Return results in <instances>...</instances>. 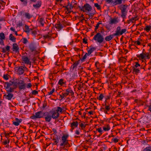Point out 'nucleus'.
Instances as JSON below:
<instances>
[{
	"instance_id": "nucleus-1",
	"label": "nucleus",
	"mask_w": 151,
	"mask_h": 151,
	"mask_svg": "<svg viewBox=\"0 0 151 151\" xmlns=\"http://www.w3.org/2000/svg\"><path fill=\"white\" fill-rule=\"evenodd\" d=\"M122 27L120 26H118L116 29L115 32L112 35L106 36L105 38V40L106 41H109L111 40L114 36H118L122 35L124 33H125L127 31V29L124 28L122 29Z\"/></svg>"
},
{
	"instance_id": "nucleus-2",
	"label": "nucleus",
	"mask_w": 151,
	"mask_h": 151,
	"mask_svg": "<svg viewBox=\"0 0 151 151\" xmlns=\"http://www.w3.org/2000/svg\"><path fill=\"white\" fill-rule=\"evenodd\" d=\"M127 6L122 4L118 6L121 11V17L123 18H126L127 10Z\"/></svg>"
},
{
	"instance_id": "nucleus-3",
	"label": "nucleus",
	"mask_w": 151,
	"mask_h": 151,
	"mask_svg": "<svg viewBox=\"0 0 151 151\" xmlns=\"http://www.w3.org/2000/svg\"><path fill=\"white\" fill-rule=\"evenodd\" d=\"M45 113H43L42 111H40L36 112L35 114L31 116L30 118L32 119L36 120L37 119H40L44 117Z\"/></svg>"
},
{
	"instance_id": "nucleus-4",
	"label": "nucleus",
	"mask_w": 151,
	"mask_h": 151,
	"mask_svg": "<svg viewBox=\"0 0 151 151\" xmlns=\"http://www.w3.org/2000/svg\"><path fill=\"white\" fill-rule=\"evenodd\" d=\"M93 40L97 41L98 42L101 43L104 41V38L101 34L97 33L93 37Z\"/></svg>"
},
{
	"instance_id": "nucleus-5",
	"label": "nucleus",
	"mask_w": 151,
	"mask_h": 151,
	"mask_svg": "<svg viewBox=\"0 0 151 151\" xmlns=\"http://www.w3.org/2000/svg\"><path fill=\"white\" fill-rule=\"evenodd\" d=\"M29 51L34 55L37 54L38 52L37 50V47L33 43H30L29 45Z\"/></svg>"
},
{
	"instance_id": "nucleus-6",
	"label": "nucleus",
	"mask_w": 151,
	"mask_h": 151,
	"mask_svg": "<svg viewBox=\"0 0 151 151\" xmlns=\"http://www.w3.org/2000/svg\"><path fill=\"white\" fill-rule=\"evenodd\" d=\"M145 50L144 49L143 50L142 52L139 55H137L138 58H141V59H144L145 58L149 59L150 58V55L149 52L144 53Z\"/></svg>"
},
{
	"instance_id": "nucleus-7",
	"label": "nucleus",
	"mask_w": 151,
	"mask_h": 151,
	"mask_svg": "<svg viewBox=\"0 0 151 151\" xmlns=\"http://www.w3.org/2000/svg\"><path fill=\"white\" fill-rule=\"evenodd\" d=\"M68 136L67 135H64L61 137L62 143H61L60 146H65L68 143V140L67 139Z\"/></svg>"
},
{
	"instance_id": "nucleus-8",
	"label": "nucleus",
	"mask_w": 151,
	"mask_h": 151,
	"mask_svg": "<svg viewBox=\"0 0 151 151\" xmlns=\"http://www.w3.org/2000/svg\"><path fill=\"white\" fill-rule=\"evenodd\" d=\"M18 88L20 90H24L26 88V84L24 81L18 80Z\"/></svg>"
},
{
	"instance_id": "nucleus-9",
	"label": "nucleus",
	"mask_w": 151,
	"mask_h": 151,
	"mask_svg": "<svg viewBox=\"0 0 151 151\" xmlns=\"http://www.w3.org/2000/svg\"><path fill=\"white\" fill-rule=\"evenodd\" d=\"M12 83L13 87L12 88H10L9 90H7V91H8V92H14V90L17 87L18 81H12Z\"/></svg>"
},
{
	"instance_id": "nucleus-10",
	"label": "nucleus",
	"mask_w": 151,
	"mask_h": 151,
	"mask_svg": "<svg viewBox=\"0 0 151 151\" xmlns=\"http://www.w3.org/2000/svg\"><path fill=\"white\" fill-rule=\"evenodd\" d=\"M52 33L51 32H48L47 34L43 35L42 37L44 40L47 39L48 41H49L51 40L52 38Z\"/></svg>"
},
{
	"instance_id": "nucleus-11",
	"label": "nucleus",
	"mask_w": 151,
	"mask_h": 151,
	"mask_svg": "<svg viewBox=\"0 0 151 151\" xmlns=\"http://www.w3.org/2000/svg\"><path fill=\"white\" fill-rule=\"evenodd\" d=\"M4 83V87L5 88L6 91L9 89V88H11L10 86L12 85V81H10L9 82H3Z\"/></svg>"
},
{
	"instance_id": "nucleus-12",
	"label": "nucleus",
	"mask_w": 151,
	"mask_h": 151,
	"mask_svg": "<svg viewBox=\"0 0 151 151\" xmlns=\"http://www.w3.org/2000/svg\"><path fill=\"white\" fill-rule=\"evenodd\" d=\"M25 68H26L24 65L19 67L17 69V74L19 75L22 74L24 71Z\"/></svg>"
},
{
	"instance_id": "nucleus-13",
	"label": "nucleus",
	"mask_w": 151,
	"mask_h": 151,
	"mask_svg": "<svg viewBox=\"0 0 151 151\" xmlns=\"http://www.w3.org/2000/svg\"><path fill=\"white\" fill-rule=\"evenodd\" d=\"M70 124V126L71 127V128L70 129V131L72 132H73V131L75 128L78 127V123L77 121H73L72 123H71Z\"/></svg>"
},
{
	"instance_id": "nucleus-14",
	"label": "nucleus",
	"mask_w": 151,
	"mask_h": 151,
	"mask_svg": "<svg viewBox=\"0 0 151 151\" xmlns=\"http://www.w3.org/2000/svg\"><path fill=\"white\" fill-rule=\"evenodd\" d=\"M22 59L23 61L26 64L31 65V62L30 61V59H29L27 57L24 56H22Z\"/></svg>"
},
{
	"instance_id": "nucleus-15",
	"label": "nucleus",
	"mask_w": 151,
	"mask_h": 151,
	"mask_svg": "<svg viewBox=\"0 0 151 151\" xmlns=\"http://www.w3.org/2000/svg\"><path fill=\"white\" fill-rule=\"evenodd\" d=\"M84 9L85 12L87 11L88 12H91L92 10V7L88 4L86 3L84 5Z\"/></svg>"
},
{
	"instance_id": "nucleus-16",
	"label": "nucleus",
	"mask_w": 151,
	"mask_h": 151,
	"mask_svg": "<svg viewBox=\"0 0 151 151\" xmlns=\"http://www.w3.org/2000/svg\"><path fill=\"white\" fill-rule=\"evenodd\" d=\"M12 92H8L6 91V93H7V95H4V96H6V99H7L8 100H11L12 98L13 97L14 95L13 94L11 93Z\"/></svg>"
},
{
	"instance_id": "nucleus-17",
	"label": "nucleus",
	"mask_w": 151,
	"mask_h": 151,
	"mask_svg": "<svg viewBox=\"0 0 151 151\" xmlns=\"http://www.w3.org/2000/svg\"><path fill=\"white\" fill-rule=\"evenodd\" d=\"M59 114L57 113L55 110L52 111V118L53 119H56L59 117Z\"/></svg>"
},
{
	"instance_id": "nucleus-18",
	"label": "nucleus",
	"mask_w": 151,
	"mask_h": 151,
	"mask_svg": "<svg viewBox=\"0 0 151 151\" xmlns=\"http://www.w3.org/2000/svg\"><path fill=\"white\" fill-rule=\"evenodd\" d=\"M42 5V1H38L36 4H33V6L35 9H38L40 8Z\"/></svg>"
},
{
	"instance_id": "nucleus-19",
	"label": "nucleus",
	"mask_w": 151,
	"mask_h": 151,
	"mask_svg": "<svg viewBox=\"0 0 151 151\" xmlns=\"http://www.w3.org/2000/svg\"><path fill=\"white\" fill-rule=\"evenodd\" d=\"M12 47V49L13 51H15L16 52H19V47L17 43L13 44Z\"/></svg>"
},
{
	"instance_id": "nucleus-20",
	"label": "nucleus",
	"mask_w": 151,
	"mask_h": 151,
	"mask_svg": "<svg viewBox=\"0 0 151 151\" xmlns=\"http://www.w3.org/2000/svg\"><path fill=\"white\" fill-rule=\"evenodd\" d=\"M44 118L46 122H50L51 121L52 118L51 116L49 115L48 113L47 112L46 116L44 117Z\"/></svg>"
},
{
	"instance_id": "nucleus-21",
	"label": "nucleus",
	"mask_w": 151,
	"mask_h": 151,
	"mask_svg": "<svg viewBox=\"0 0 151 151\" xmlns=\"http://www.w3.org/2000/svg\"><path fill=\"white\" fill-rule=\"evenodd\" d=\"M22 119H19L18 118H15V121H13V124L16 126H18L20 123L22 122Z\"/></svg>"
},
{
	"instance_id": "nucleus-22",
	"label": "nucleus",
	"mask_w": 151,
	"mask_h": 151,
	"mask_svg": "<svg viewBox=\"0 0 151 151\" xmlns=\"http://www.w3.org/2000/svg\"><path fill=\"white\" fill-rule=\"evenodd\" d=\"M55 27L58 29V31H60L63 28V26L62 24L60 23V22L58 24H55Z\"/></svg>"
},
{
	"instance_id": "nucleus-23",
	"label": "nucleus",
	"mask_w": 151,
	"mask_h": 151,
	"mask_svg": "<svg viewBox=\"0 0 151 151\" xmlns=\"http://www.w3.org/2000/svg\"><path fill=\"white\" fill-rule=\"evenodd\" d=\"M125 0H114V1L113 6L121 4L122 3V1H124Z\"/></svg>"
},
{
	"instance_id": "nucleus-24",
	"label": "nucleus",
	"mask_w": 151,
	"mask_h": 151,
	"mask_svg": "<svg viewBox=\"0 0 151 151\" xmlns=\"http://www.w3.org/2000/svg\"><path fill=\"white\" fill-rule=\"evenodd\" d=\"M118 18H114L111 19L109 22V24H116L118 22Z\"/></svg>"
},
{
	"instance_id": "nucleus-25",
	"label": "nucleus",
	"mask_w": 151,
	"mask_h": 151,
	"mask_svg": "<svg viewBox=\"0 0 151 151\" xmlns=\"http://www.w3.org/2000/svg\"><path fill=\"white\" fill-rule=\"evenodd\" d=\"M24 16L26 18L29 19L32 17V15L28 12H25L23 14Z\"/></svg>"
},
{
	"instance_id": "nucleus-26",
	"label": "nucleus",
	"mask_w": 151,
	"mask_h": 151,
	"mask_svg": "<svg viewBox=\"0 0 151 151\" xmlns=\"http://www.w3.org/2000/svg\"><path fill=\"white\" fill-rule=\"evenodd\" d=\"M132 69V73H133L137 74L140 72V69L139 68H137L134 67H133Z\"/></svg>"
},
{
	"instance_id": "nucleus-27",
	"label": "nucleus",
	"mask_w": 151,
	"mask_h": 151,
	"mask_svg": "<svg viewBox=\"0 0 151 151\" xmlns=\"http://www.w3.org/2000/svg\"><path fill=\"white\" fill-rule=\"evenodd\" d=\"M31 29L29 28V27L28 25H25L24 26V32L27 33V34H28L29 33Z\"/></svg>"
},
{
	"instance_id": "nucleus-28",
	"label": "nucleus",
	"mask_w": 151,
	"mask_h": 151,
	"mask_svg": "<svg viewBox=\"0 0 151 151\" xmlns=\"http://www.w3.org/2000/svg\"><path fill=\"white\" fill-rule=\"evenodd\" d=\"M38 21L42 26H43L45 23V21L44 19L42 17L39 18Z\"/></svg>"
},
{
	"instance_id": "nucleus-29",
	"label": "nucleus",
	"mask_w": 151,
	"mask_h": 151,
	"mask_svg": "<svg viewBox=\"0 0 151 151\" xmlns=\"http://www.w3.org/2000/svg\"><path fill=\"white\" fill-rule=\"evenodd\" d=\"M9 39L13 42H16V38L12 34L9 35Z\"/></svg>"
},
{
	"instance_id": "nucleus-30",
	"label": "nucleus",
	"mask_w": 151,
	"mask_h": 151,
	"mask_svg": "<svg viewBox=\"0 0 151 151\" xmlns=\"http://www.w3.org/2000/svg\"><path fill=\"white\" fill-rule=\"evenodd\" d=\"M103 106H105L104 108V109L106 111H109L110 110L111 107L110 106V105L109 104H106V105H104V104H102Z\"/></svg>"
},
{
	"instance_id": "nucleus-31",
	"label": "nucleus",
	"mask_w": 151,
	"mask_h": 151,
	"mask_svg": "<svg viewBox=\"0 0 151 151\" xmlns=\"http://www.w3.org/2000/svg\"><path fill=\"white\" fill-rule=\"evenodd\" d=\"M31 35L33 36H35L37 34V32L35 30H34L32 29H31L29 33Z\"/></svg>"
},
{
	"instance_id": "nucleus-32",
	"label": "nucleus",
	"mask_w": 151,
	"mask_h": 151,
	"mask_svg": "<svg viewBox=\"0 0 151 151\" xmlns=\"http://www.w3.org/2000/svg\"><path fill=\"white\" fill-rule=\"evenodd\" d=\"M105 126L103 127V130L105 131H107L109 130L110 129V128L109 124H106L105 125Z\"/></svg>"
},
{
	"instance_id": "nucleus-33",
	"label": "nucleus",
	"mask_w": 151,
	"mask_h": 151,
	"mask_svg": "<svg viewBox=\"0 0 151 151\" xmlns=\"http://www.w3.org/2000/svg\"><path fill=\"white\" fill-rule=\"evenodd\" d=\"M66 83V81H65L64 80L61 79L59 80L58 84L61 86H63L64 84H65Z\"/></svg>"
},
{
	"instance_id": "nucleus-34",
	"label": "nucleus",
	"mask_w": 151,
	"mask_h": 151,
	"mask_svg": "<svg viewBox=\"0 0 151 151\" xmlns=\"http://www.w3.org/2000/svg\"><path fill=\"white\" fill-rule=\"evenodd\" d=\"M79 63V61H77L75 62L71 67L73 70H74L75 68H76L77 66L78 65Z\"/></svg>"
},
{
	"instance_id": "nucleus-35",
	"label": "nucleus",
	"mask_w": 151,
	"mask_h": 151,
	"mask_svg": "<svg viewBox=\"0 0 151 151\" xmlns=\"http://www.w3.org/2000/svg\"><path fill=\"white\" fill-rule=\"evenodd\" d=\"M60 139V137L59 138L58 136L55 138H53V140L55 141L54 142L53 144V145H57L58 143L59 142Z\"/></svg>"
},
{
	"instance_id": "nucleus-36",
	"label": "nucleus",
	"mask_w": 151,
	"mask_h": 151,
	"mask_svg": "<svg viewBox=\"0 0 151 151\" xmlns=\"http://www.w3.org/2000/svg\"><path fill=\"white\" fill-rule=\"evenodd\" d=\"M95 48L94 47L91 48L88 51L87 55H89L95 50Z\"/></svg>"
},
{
	"instance_id": "nucleus-37",
	"label": "nucleus",
	"mask_w": 151,
	"mask_h": 151,
	"mask_svg": "<svg viewBox=\"0 0 151 151\" xmlns=\"http://www.w3.org/2000/svg\"><path fill=\"white\" fill-rule=\"evenodd\" d=\"M66 93L68 94V95H69V93H71L72 95L74 93L73 91L70 88L66 89Z\"/></svg>"
},
{
	"instance_id": "nucleus-38",
	"label": "nucleus",
	"mask_w": 151,
	"mask_h": 151,
	"mask_svg": "<svg viewBox=\"0 0 151 151\" xmlns=\"http://www.w3.org/2000/svg\"><path fill=\"white\" fill-rule=\"evenodd\" d=\"M151 29V26L150 25H147L144 28V30L147 32H149Z\"/></svg>"
},
{
	"instance_id": "nucleus-39",
	"label": "nucleus",
	"mask_w": 151,
	"mask_h": 151,
	"mask_svg": "<svg viewBox=\"0 0 151 151\" xmlns=\"http://www.w3.org/2000/svg\"><path fill=\"white\" fill-rule=\"evenodd\" d=\"M137 20H138L137 17H132L131 19H129V21H130L132 23H134Z\"/></svg>"
},
{
	"instance_id": "nucleus-40",
	"label": "nucleus",
	"mask_w": 151,
	"mask_h": 151,
	"mask_svg": "<svg viewBox=\"0 0 151 151\" xmlns=\"http://www.w3.org/2000/svg\"><path fill=\"white\" fill-rule=\"evenodd\" d=\"M104 97V96L102 93H101L100 94V95L98 97V99L100 101H102L103 98Z\"/></svg>"
},
{
	"instance_id": "nucleus-41",
	"label": "nucleus",
	"mask_w": 151,
	"mask_h": 151,
	"mask_svg": "<svg viewBox=\"0 0 151 151\" xmlns=\"http://www.w3.org/2000/svg\"><path fill=\"white\" fill-rule=\"evenodd\" d=\"M86 124H85L84 123H81L79 124V126L81 129H83L86 127Z\"/></svg>"
},
{
	"instance_id": "nucleus-42",
	"label": "nucleus",
	"mask_w": 151,
	"mask_h": 151,
	"mask_svg": "<svg viewBox=\"0 0 151 151\" xmlns=\"http://www.w3.org/2000/svg\"><path fill=\"white\" fill-rule=\"evenodd\" d=\"M68 95V94L65 93H62V95H60V96L62 99H63L64 97L67 96Z\"/></svg>"
},
{
	"instance_id": "nucleus-43",
	"label": "nucleus",
	"mask_w": 151,
	"mask_h": 151,
	"mask_svg": "<svg viewBox=\"0 0 151 151\" xmlns=\"http://www.w3.org/2000/svg\"><path fill=\"white\" fill-rule=\"evenodd\" d=\"M0 38L2 40H5V36L3 32H1L0 33Z\"/></svg>"
},
{
	"instance_id": "nucleus-44",
	"label": "nucleus",
	"mask_w": 151,
	"mask_h": 151,
	"mask_svg": "<svg viewBox=\"0 0 151 151\" xmlns=\"http://www.w3.org/2000/svg\"><path fill=\"white\" fill-rule=\"evenodd\" d=\"M78 89V90H81V88L83 87V83H79L77 85Z\"/></svg>"
},
{
	"instance_id": "nucleus-45",
	"label": "nucleus",
	"mask_w": 151,
	"mask_h": 151,
	"mask_svg": "<svg viewBox=\"0 0 151 151\" xmlns=\"http://www.w3.org/2000/svg\"><path fill=\"white\" fill-rule=\"evenodd\" d=\"M20 1L23 2V4L24 6H27V0H20Z\"/></svg>"
},
{
	"instance_id": "nucleus-46",
	"label": "nucleus",
	"mask_w": 151,
	"mask_h": 151,
	"mask_svg": "<svg viewBox=\"0 0 151 151\" xmlns=\"http://www.w3.org/2000/svg\"><path fill=\"white\" fill-rule=\"evenodd\" d=\"M55 111H57V113H59L58 112L59 111L61 113H62V112L63 109L61 108L60 107L58 106L57 107V109Z\"/></svg>"
},
{
	"instance_id": "nucleus-47",
	"label": "nucleus",
	"mask_w": 151,
	"mask_h": 151,
	"mask_svg": "<svg viewBox=\"0 0 151 151\" xmlns=\"http://www.w3.org/2000/svg\"><path fill=\"white\" fill-rule=\"evenodd\" d=\"M10 140L9 139L6 140L3 142L2 143L3 145H6L7 144H9V143Z\"/></svg>"
},
{
	"instance_id": "nucleus-48",
	"label": "nucleus",
	"mask_w": 151,
	"mask_h": 151,
	"mask_svg": "<svg viewBox=\"0 0 151 151\" xmlns=\"http://www.w3.org/2000/svg\"><path fill=\"white\" fill-rule=\"evenodd\" d=\"M143 151H151V147H147L143 150Z\"/></svg>"
},
{
	"instance_id": "nucleus-49",
	"label": "nucleus",
	"mask_w": 151,
	"mask_h": 151,
	"mask_svg": "<svg viewBox=\"0 0 151 151\" xmlns=\"http://www.w3.org/2000/svg\"><path fill=\"white\" fill-rule=\"evenodd\" d=\"M22 43L25 44H27L28 42V41L26 38H24L22 39Z\"/></svg>"
},
{
	"instance_id": "nucleus-50",
	"label": "nucleus",
	"mask_w": 151,
	"mask_h": 151,
	"mask_svg": "<svg viewBox=\"0 0 151 151\" xmlns=\"http://www.w3.org/2000/svg\"><path fill=\"white\" fill-rule=\"evenodd\" d=\"M94 6L96 7L98 10H100L101 9V6L97 3L94 4Z\"/></svg>"
},
{
	"instance_id": "nucleus-51",
	"label": "nucleus",
	"mask_w": 151,
	"mask_h": 151,
	"mask_svg": "<svg viewBox=\"0 0 151 151\" xmlns=\"http://www.w3.org/2000/svg\"><path fill=\"white\" fill-rule=\"evenodd\" d=\"M68 5L69 6V9H71L73 8V6L72 5V4L70 3L69 2H68Z\"/></svg>"
},
{
	"instance_id": "nucleus-52",
	"label": "nucleus",
	"mask_w": 151,
	"mask_h": 151,
	"mask_svg": "<svg viewBox=\"0 0 151 151\" xmlns=\"http://www.w3.org/2000/svg\"><path fill=\"white\" fill-rule=\"evenodd\" d=\"M106 2L108 4H111L113 5L114 1L113 0H105Z\"/></svg>"
},
{
	"instance_id": "nucleus-53",
	"label": "nucleus",
	"mask_w": 151,
	"mask_h": 151,
	"mask_svg": "<svg viewBox=\"0 0 151 151\" xmlns=\"http://www.w3.org/2000/svg\"><path fill=\"white\" fill-rule=\"evenodd\" d=\"M8 74H4L3 76V78L4 79L6 80H7L9 79Z\"/></svg>"
},
{
	"instance_id": "nucleus-54",
	"label": "nucleus",
	"mask_w": 151,
	"mask_h": 151,
	"mask_svg": "<svg viewBox=\"0 0 151 151\" xmlns=\"http://www.w3.org/2000/svg\"><path fill=\"white\" fill-rule=\"evenodd\" d=\"M147 107L148 108V111L151 112V102L147 106Z\"/></svg>"
},
{
	"instance_id": "nucleus-55",
	"label": "nucleus",
	"mask_w": 151,
	"mask_h": 151,
	"mask_svg": "<svg viewBox=\"0 0 151 151\" xmlns=\"http://www.w3.org/2000/svg\"><path fill=\"white\" fill-rule=\"evenodd\" d=\"M87 53H86L85 55H84L83 56L82 58L81 59L82 62H83L84 61V60L86 59V58L87 57Z\"/></svg>"
},
{
	"instance_id": "nucleus-56",
	"label": "nucleus",
	"mask_w": 151,
	"mask_h": 151,
	"mask_svg": "<svg viewBox=\"0 0 151 151\" xmlns=\"http://www.w3.org/2000/svg\"><path fill=\"white\" fill-rule=\"evenodd\" d=\"M55 89L54 88H53L52 90L50 91V92H48V93L47 94L46 96L49 95H51L54 92Z\"/></svg>"
},
{
	"instance_id": "nucleus-57",
	"label": "nucleus",
	"mask_w": 151,
	"mask_h": 151,
	"mask_svg": "<svg viewBox=\"0 0 151 151\" xmlns=\"http://www.w3.org/2000/svg\"><path fill=\"white\" fill-rule=\"evenodd\" d=\"M100 110L101 111H103L104 113L106 114H108V111H106L104 109V108H101L100 109Z\"/></svg>"
},
{
	"instance_id": "nucleus-58",
	"label": "nucleus",
	"mask_w": 151,
	"mask_h": 151,
	"mask_svg": "<svg viewBox=\"0 0 151 151\" xmlns=\"http://www.w3.org/2000/svg\"><path fill=\"white\" fill-rule=\"evenodd\" d=\"M112 141L115 143H116L119 141V139L116 138H113L112 139Z\"/></svg>"
},
{
	"instance_id": "nucleus-59",
	"label": "nucleus",
	"mask_w": 151,
	"mask_h": 151,
	"mask_svg": "<svg viewBox=\"0 0 151 151\" xmlns=\"http://www.w3.org/2000/svg\"><path fill=\"white\" fill-rule=\"evenodd\" d=\"M95 66L96 67L97 69H99V68L98 67L99 66V63L98 61L96 62L95 63Z\"/></svg>"
},
{
	"instance_id": "nucleus-60",
	"label": "nucleus",
	"mask_w": 151,
	"mask_h": 151,
	"mask_svg": "<svg viewBox=\"0 0 151 151\" xmlns=\"http://www.w3.org/2000/svg\"><path fill=\"white\" fill-rule=\"evenodd\" d=\"M78 7L79 8L81 11H83V12H85V10L84 9V6L81 7L80 6H78Z\"/></svg>"
},
{
	"instance_id": "nucleus-61",
	"label": "nucleus",
	"mask_w": 151,
	"mask_h": 151,
	"mask_svg": "<svg viewBox=\"0 0 151 151\" xmlns=\"http://www.w3.org/2000/svg\"><path fill=\"white\" fill-rule=\"evenodd\" d=\"M126 59L124 58L123 57H121L119 59V60L120 62H125Z\"/></svg>"
},
{
	"instance_id": "nucleus-62",
	"label": "nucleus",
	"mask_w": 151,
	"mask_h": 151,
	"mask_svg": "<svg viewBox=\"0 0 151 151\" xmlns=\"http://www.w3.org/2000/svg\"><path fill=\"white\" fill-rule=\"evenodd\" d=\"M140 66V64H139L138 62H135V64L134 65V68H137L138 67H139Z\"/></svg>"
},
{
	"instance_id": "nucleus-63",
	"label": "nucleus",
	"mask_w": 151,
	"mask_h": 151,
	"mask_svg": "<svg viewBox=\"0 0 151 151\" xmlns=\"http://www.w3.org/2000/svg\"><path fill=\"white\" fill-rule=\"evenodd\" d=\"M23 25V23L22 22H19L18 24L17 25V27H21Z\"/></svg>"
},
{
	"instance_id": "nucleus-64",
	"label": "nucleus",
	"mask_w": 151,
	"mask_h": 151,
	"mask_svg": "<svg viewBox=\"0 0 151 151\" xmlns=\"http://www.w3.org/2000/svg\"><path fill=\"white\" fill-rule=\"evenodd\" d=\"M148 65H149L148 66V69L149 70H150L151 68V60L148 63Z\"/></svg>"
}]
</instances>
